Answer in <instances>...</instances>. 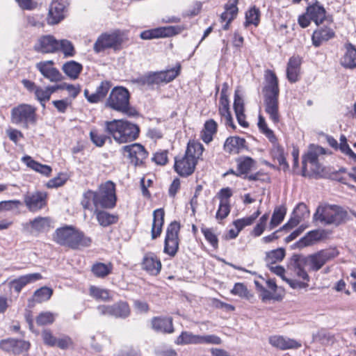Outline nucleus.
Masks as SVG:
<instances>
[{
  "label": "nucleus",
  "instance_id": "1",
  "mask_svg": "<svg viewBox=\"0 0 356 356\" xmlns=\"http://www.w3.org/2000/svg\"><path fill=\"white\" fill-rule=\"evenodd\" d=\"M339 254L335 248L321 250L308 256L293 254L288 268L293 275L299 279L309 282V276L305 270L307 267L310 271H318L326 263L333 260Z\"/></svg>",
  "mask_w": 356,
  "mask_h": 356
},
{
  "label": "nucleus",
  "instance_id": "2",
  "mask_svg": "<svg viewBox=\"0 0 356 356\" xmlns=\"http://www.w3.org/2000/svg\"><path fill=\"white\" fill-rule=\"evenodd\" d=\"M265 111L274 124L280 122L278 97L280 89L276 74L270 70L265 71V86L263 88Z\"/></svg>",
  "mask_w": 356,
  "mask_h": 356
},
{
  "label": "nucleus",
  "instance_id": "3",
  "mask_svg": "<svg viewBox=\"0 0 356 356\" xmlns=\"http://www.w3.org/2000/svg\"><path fill=\"white\" fill-rule=\"evenodd\" d=\"M203 152L204 147L200 143L190 140L188 143L185 154L175 158V170L181 177H188L192 175Z\"/></svg>",
  "mask_w": 356,
  "mask_h": 356
},
{
  "label": "nucleus",
  "instance_id": "4",
  "mask_svg": "<svg viewBox=\"0 0 356 356\" xmlns=\"http://www.w3.org/2000/svg\"><path fill=\"white\" fill-rule=\"evenodd\" d=\"M53 240L56 243L70 248L73 250L79 249L81 247H88L92 243L90 237L71 225L56 229L53 234Z\"/></svg>",
  "mask_w": 356,
  "mask_h": 356
},
{
  "label": "nucleus",
  "instance_id": "5",
  "mask_svg": "<svg viewBox=\"0 0 356 356\" xmlns=\"http://www.w3.org/2000/svg\"><path fill=\"white\" fill-rule=\"evenodd\" d=\"M105 131L118 143H126L136 140L139 135L138 125L127 120H113L105 122Z\"/></svg>",
  "mask_w": 356,
  "mask_h": 356
},
{
  "label": "nucleus",
  "instance_id": "6",
  "mask_svg": "<svg viewBox=\"0 0 356 356\" xmlns=\"http://www.w3.org/2000/svg\"><path fill=\"white\" fill-rule=\"evenodd\" d=\"M313 218L323 225H339L348 219V212L341 207L327 204L319 206Z\"/></svg>",
  "mask_w": 356,
  "mask_h": 356
},
{
  "label": "nucleus",
  "instance_id": "7",
  "mask_svg": "<svg viewBox=\"0 0 356 356\" xmlns=\"http://www.w3.org/2000/svg\"><path fill=\"white\" fill-rule=\"evenodd\" d=\"M130 95L124 87H115L107 99L106 105L111 109L128 115H133L129 105Z\"/></svg>",
  "mask_w": 356,
  "mask_h": 356
},
{
  "label": "nucleus",
  "instance_id": "8",
  "mask_svg": "<svg viewBox=\"0 0 356 356\" xmlns=\"http://www.w3.org/2000/svg\"><path fill=\"white\" fill-rule=\"evenodd\" d=\"M10 120L14 124L28 129L37 121L36 108L29 104H22L11 110Z\"/></svg>",
  "mask_w": 356,
  "mask_h": 356
},
{
  "label": "nucleus",
  "instance_id": "9",
  "mask_svg": "<svg viewBox=\"0 0 356 356\" xmlns=\"http://www.w3.org/2000/svg\"><path fill=\"white\" fill-rule=\"evenodd\" d=\"M97 208H113L115 205V184L108 181L102 184L96 191Z\"/></svg>",
  "mask_w": 356,
  "mask_h": 356
},
{
  "label": "nucleus",
  "instance_id": "10",
  "mask_svg": "<svg viewBox=\"0 0 356 356\" xmlns=\"http://www.w3.org/2000/svg\"><path fill=\"white\" fill-rule=\"evenodd\" d=\"M180 225L177 221L172 222L168 227L164 244V252L173 257L179 248V232Z\"/></svg>",
  "mask_w": 356,
  "mask_h": 356
},
{
  "label": "nucleus",
  "instance_id": "11",
  "mask_svg": "<svg viewBox=\"0 0 356 356\" xmlns=\"http://www.w3.org/2000/svg\"><path fill=\"white\" fill-rule=\"evenodd\" d=\"M122 43V38L118 32L115 31L111 33H104L101 34L95 41L93 49L95 53L99 54L110 48L115 49Z\"/></svg>",
  "mask_w": 356,
  "mask_h": 356
},
{
  "label": "nucleus",
  "instance_id": "12",
  "mask_svg": "<svg viewBox=\"0 0 356 356\" xmlns=\"http://www.w3.org/2000/svg\"><path fill=\"white\" fill-rule=\"evenodd\" d=\"M121 152L123 156L128 158L135 165L142 164L148 155L145 147L139 143L123 146Z\"/></svg>",
  "mask_w": 356,
  "mask_h": 356
},
{
  "label": "nucleus",
  "instance_id": "13",
  "mask_svg": "<svg viewBox=\"0 0 356 356\" xmlns=\"http://www.w3.org/2000/svg\"><path fill=\"white\" fill-rule=\"evenodd\" d=\"M47 193L42 191L28 192L24 195V202L31 212H37L47 205Z\"/></svg>",
  "mask_w": 356,
  "mask_h": 356
},
{
  "label": "nucleus",
  "instance_id": "14",
  "mask_svg": "<svg viewBox=\"0 0 356 356\" xmlns=\"http://www.w3.org/2000/svg\"><path fill=\"white\" fill-rule=\"evenodd\" d=\"M181 29L179 26H164L145 30L140 33V37L143 40H152L155 38H168L179 33Z\"/></svg>",
  "mask_w": 356,
  "mask_h": 356
},
{
  "label": "nucleus",
  "instance_id": "15",
  "mask_svg": "<svg viewBox=\"0 0 356 356\" xmlns=\"http://www.w3.org/2000/svg\"><path fill=\"white\" fill-rule=\"evenodd\" d=\"M25 230L33 234L47 232L52 227V220L49 217H37L29 222L23 224Z\"/></svg>",
  "mask_w": 356,
  "mask_h": 356
},
{
  "label": "nucleus",
  "instance_id": "16",
  "mask_svg": "<svg viewBox=\"0 0 356 356\" xmlns=\"http://www.w3.org/2000/svg\"><path fill=\"white\" fill-rule=\"evenodd\" d=\"M324 154L323 148L321 147H310L307 154L302 159V175L305 176L307 170V163L312 165V170L315 173H319L321 171V167L318 163V157L320 154Z\"/></svg>",
  "mask_w": 356,
  "mask_h": 356
},
{
  "label": "nucleus",
  "instance_id": "17",
  "mask_svg": "<svg viewBox=\"0 0 356 356\" xmlns=\"http://www.w3.org/2000/svg\"><path fill=\"white\" fill-rule=\"evenodd\" d=\"M29 347L30 343L24 340L9 338L0 341V348L1 350L15 355L27 351Z\"/></svg>",
  "mask_w": 356,
  "mask_h": 356
},
{
  "label": "nucleus",
  "instance_id": "18",
  "mask_svg": "<svg viewBox=\"0 0 356 356\" xmlns=\"http://www.w3.org/2000/svg\"><path fill=\"white\" fill-rule=\"evenodd\" d=\"M66 7L67 5L65 0H53L49 10L48 23L54 24L63 19L66 12Z\"/></svg>",
  "mask_w": 356,
  "mask_h": 356
},
{
  "label": "nucleus",
  "instance_id": "19",
  "mask_svg": "<svg viewBox=\"0 0 356 356\" xmlns=\"http://www.w3.org/2000/svg\"><path fill=\"white\" fill-rule=\"evenodd\" d=\"M57 40L52 35H47L38 38L33 49L42 54H51L58 51Z\"/></svg>",
  "mask_w": 356,
  "mask_h": 356
},
{
  "label": "nucleus",
  "instance_id": "20",
  "mask_svg": "<svg viewBox=\"0 0 356 356\" xmlns=\"http://www.w3.org/2000/svg\"><path fill=\"white\" fill-rule=\"evenodd\" d=\"M52 60L42 61L36 64V68L51 82H58L62 80L63 76L60 72L53 67Z\"/></svg>",
  "mask_w": 356,
  "mask_h": 356
},
{
  "label": "nucleus",
  "instance_id": "21",
  "mask_svg": "<svg viewBox=\"0 0 356 356\" xmlns=\"http://www.w3.org/2000/svg\"><path fill=\"white\" fill-rule=\"evenodd\" d=\"M141 265L142 268L152 275H158L161 269V261L151 252L145 254Z\"/></svg>",
  "mask_w": 356,
  "mask_h": 356
},
{
  "label": "nucleus",
  "instance_id": "22",
  "mask_svg": "<svg viewBox=\"0 0 356 356\" xmlns=\"http://www.w3.org/2000/svg\"><path fill=\"white\" fill-rule=\"evenodd\" d=\"M268 342L272 346L280 350L298 348L301 346L296 340L280 335L270 336Z\"/></svg>",
  "mask_w": 356,
  "mask_h": 356
},
{
  "label": "nucleus",
  "instance_id": "23",
  "mask_svg": "<svg viewBox=\"0 0 356 356\" xmlns=\"http://www.w3.org/2000/svg\"><path fill=\"white\" fill-rule=\"evenodd\" d=\"M238 0H229L225 6V11L220 15L222 22H226L223 25L222 29L227 30L229 29V23L236 17L238 14L237 4Z\"/></svg>",
  "mask_w": 356,
  "mask_h": 356
},
{
  "label": "nucleus",
  "instance_id": "24",
  "mask_svg": "<svg viewBox=\"0 0 356 356\" xmlns=\"http://www.w3.org/2000/svg\"><path fill=\"white\" fill-rule=\"evenodd\" d=\"M345 53L341 58L340 64L346 69H355L356 67V48L351 43L345 44Z\"/></svg>",
  "mask_w": 356,
  "mask_h": 356
},
{
  "label": "nucleus",
  "instance_id": "25",
  "mask_svg": "<svg viewBox=\"0 0 356 356\" xmlns=\"http://www.w3.org/2000/svg\"><path fill=\"white\" fill-rule=\"evenodd\" d=\"M42 278V276L39 273L27 274L12 280L10 282V285L17 293H19L22 288H24L26 284L41 280Z\"/></svg>",
  "mask_w": 356,
  "mask_h": 356
},
{
  "label": "nucleus",
  "instance_id": "26",
  "mask_svg": "<svg viewBox=\"0 0 356 356\" xmlns=\"http://www.w3.org/2000/svg\"><path fill=\"white\" fill-rule=\"evenodd\" d=\"M301 60L298 56L289 58L286 67V77L289 82L296 83L299 80Z\"/></svg>",
  "mask_w": 356,
  "mask_h": 356
},
{
  "label": "nucleus",
  "instance_id": "27",
  "mask_svg": "<svg viewBox=\"0 0 356 356\" xmlns=\"http://www.w3.org/2000/svg\"><path fill=\"white\" fill-rule=\"evenodd\" d=\"M110 87L111 86L108 81H102L95 92L90 94L88 90L86 89L84 90V95L89 102L97 103L106 97Z\"/></svg>",
  "mask_w": 356,
  "mask_h": 356
},
{
  "label": "nucleus",
  "instance_id": "28",
  "mask_svg": "<svg viewBox=\"0 0 356 356\" xmlns=\"http://www.w3.org/2000/svg\"><path fill=\"white\" fill-rule=\"evenodd\" d=\"M245 140L238 136H230L224 143V150L229 154H238L245 147Z\"/></svg>",
  "mask_w": 356,
  "mask_h": 356
},
{
  "label": "nucleus",
  "instance_id": "29",
  "mask_svg": "<svg viewBox=\"0 0 356 356\" xmlns=\"http://www.w3.org/2000/svg\"><path fill=\"white\" fill-rule=\"evenodd\" d=\"M152 326L156 332L172 333L174 331L171 318L154 317L152 320Z\"/></svg>",
  "mask_w": 356,
  "mask_h": 356
},
{
  "label": "nucleus",
  "instance_id": "30",
  "mask_svg": "<svg viewBox=\"0 0 356 356\" xmlns=\"http://www.w3.org/2000/svg\"><path fill=\"white\" fill-rule=\"evenodd\" d=\"M323 237V232L315 229L310 231L307 234L301 238L296 243L298 248H302L307 246H310L320 241Z\"/></svg>",
  "mask_w": 356,
  "mask_h": 356
},
{
  "label": "nucleus",
  "instance_id": "31",
  "mask_svg": "<svg viewBox=\"0 0 356 356\" xmlns=\"http://www.w3.org/2000/svg\"><path fill=\"white\" fill-rule=\"evenodd\" d=\"M307 15L316 25L323 23L325 19V10L323 6L316 3L307 8Z\"/></svg>",
  "mask_w": 356,
  "mask_h": 356
},
{
  "label": "nucleus",
  "instance_id": "32",
  "mask_svg": "<svg viewBox=\"0 0 356 356\" xmlns=\"http://www.w3.org/2000/svg\"><path fill=\"white\" fill-rule=\"evenodd\" d=\"M334 36V32L330 28L323 27L316 30L312 37V43L315 47H319L323 42H326Z\"/></svg>",
  "mask_w": 356,
  "mask_h": 356
},
{
  "label": "nucleus",
  "instance_id": "33",
  "mask_svg": "<svg viewBox=\"0 0 356 356\" xmlns=\"http://www.w3.org/2000/svg\"><path fill=\"white\" fill-rule=\"evenodd\" d=\"M164 222V211L157 209L153 213V222L152 226V238L155 239L160 236Z\"/></svg>",
  "mask_w": 356,
  "mask_h": 356
},
{
  "label": "nucleus",
  "instance_id": "34",
  "mask_svg": "<svg viewBox=\"0 0 356 356\" xmlns=\"http://www.w3.org/2000/svg\"><path fill=\"white\" fill-rule=\"evenodd\" d=\"M218 124L213 119L207 120L201 131V139L207 144L213 140V136L217 133Z\"/></svg>",
  "mask_w": 356,
  "mask_h": 356
},
{
  "label": "nucleus",
  "instance_id": "35",
  "mask_svg": "<svg viewBox=\"0 0 356 356\" xmlns=\"http://www.w3.org/2000/svg\"><path fill=\"white\" fill-rule=\"evenodd\" d=\"M58 90V87L56 86H48L44 88L38 87L35 90V98L40 102V104L43 108L45 107V102L50 99L51 94Z\"/></svg>",
  "mask_w": 356,
  "mask_h": 356
},
{
  "label": "nucleus",
  "instance_id": "36",
  "mask_svg": "<svg viewBox=\"0 0 356 356\" xmlns=\"http://www.w3.org/2000/svg\"><path fill=\"white\" fill-rule=\"evenodd\" d=\"M22 159L29 168L43 175L49 176L52 170L49 165L41 164L33 160L31 156H26Z\"/></svg>",
  "mask_w": 356,
  "mask_h": 356
},
{
  "label": "nucleus",
  "instance_id": "37",
  "mask_svg": "<svg viewBox=\"0 0 356 356\" xmlns=\"http://www.w3.org/2000/svg\"><path fill=\"white\" fill-rule=\"evenodd\" d=\"M285 257V250L284 248H277L266 252L264 261L267 266L275 265L276 263L282 261Z\"/></svg>",
  "mask_w": 356,
  "mask_h": 356
},
{
  "label": "nucleus",
  "instance_id": "38",
  "mask_svg": "<svg viewBox=\"0 0 356 356\" xmlns=\"http://www.w3.org/2000/svg\"><path fill=\"white\" fill-rule=\"evenodd\" d=\"M229 102L224 100L222 103L219 104V114L221 117L222 120H225V124L227 127H230L233 129L236 128L235 124L233 122V118L229 111Z\"/></svg>",
  "mask_w": 356,
  "mask_h": 356
},
{
  "label": "nucleus",
  "instance_id": "39",
  "mask_svg": "<svg viewBox=\"0 0 356 356\" xmlns=\"http://www.w3.org/2000/svg\"><path fill=\"white\" fill-rule=\"evenodd\" d=\"M83 69L82 65L74 60L68 61L63 65L62 70L67 76L76 79Z\"/></svg>",
  "mask_w": 356,
  "mask_h": 356
},
{
  "label": "nucleus",
  "instance_id": "40",
  "mask_svg": "<svg viewBox=\"0 0 356 356\" xmlns=\"http://www.w3.org/2000/svg\"><path fill=\"white\" fill-rule=\"evenodd\" d=\"M94 213L96 215L97 220L101 226L107 227L117 221V218L115 216L104 211H99V208L95 209Z\"/></svg>",
  "mask_w": 356,
  "mask_h": 356
},
{
  "label": "nucleus",
  "instance_id": "41",
  "mask_svg": "<svg viewBox=\"0 0 356 356\" xmlns=\"http://www.w3.org/2000/svg\"><path fill=\"white\" fill-rule=\"evenodd\" d=\"M200 335L194 334L190 332H182L177 338L175 343L177 345L199 344Z\"/></svg>",
  "mask_w": 356,
  "mask_h": 356
},
{
  "label": "nucleus",
  "instance_id": "42",
  "mask_svg": "<svg viewBox=\"0 0 356 356\" xmlns=\"http://www.w3.org/2000/svg\"><path fill=\"white\" fill-rule=\"evenodd\" d=\"M113 306V317L125 318L130 314V308L125 302H118Z\"/></svg>",
  "mask_w": 356,
  "mask_h": 356
},
{
  "label": "nucleus",
  "instance_id": "43",
  "mask_svg": "<svg viewBox=\"0 0 356 356\" xmlns=\"http://www.w3.org/2000/svg\"><path fill=\"white\" fill-rule=\"evenodd\" d=\"M113 270V265L111 263H96L92 267V272L97 277H105L109 275Z\"/></svg>",
  "mask_w": 356,
  "mask_h": 356
},
{
  "label": "nucleus",
  "instance_id": "44",
  "mask_svg": "<svg viewBox=\"0 0 356 356\" xmlns=\"http://www.w3.org/2000/svg\"><path fill=\"white\" fill-rule=\"evenodd\" d=\"M96 192L88 190L83 194L81 204L84 209L92 210V209L91 207V202L93 203L95 209L97 208V203H96Z\"/></svg>",
  "mask_w": 356,
  "mask_h": 356
},
{
  "label": "nucleus",
  "instance_id": "45",
  "mask_svg": "<svg viewBox=\"0 0 356 356\" xmlns=\"http://www.w3.org/2000/svg\"><path fill=\"white\" fill-rule=\"evenodd\" d=\"M58 51H61L65 57L74 56L76 51L72 42L68 40H57Z\"/></svg>",
  "mask_w": 356,
  "mask_h": 356
},
{
  "label": "nucleus",
  "instance_id": "46",
  "mask_svg": "<svg viewBox=\"0 0 356 356\" xmlns=\"http://www.w3.org/2000/svg\"><path fill=\"white\" fill-rule=\"evenodd\" d=\"M286 209L284 206L276 207L273 211L270 222V228L273 229L280 225L284 218Z\"/></svg>",
  "mask_w": 356,
  "mask_h": 356
},
{
  "label": "nucleus",
  "instance_id": "47",
  "mask_svg": "<svg viewBox=\"0 0 356 356\" xmlns=\"http://www.w3.org/2000/svg\"><path fill=\"white\" fill-rule=\"evenodd\" d=\"M254 163V160L250 157H245L243 159L238 160V172L236 174V175L239 177L241 175L247 174L251 170Z\"/></svg>",
  "mask_w": 356,
  "mask_h": 356
},
{
  "label": "nucleus",
  "instance_id": "48",
  "mask_svg": "<svg viewBox=\"0 0 356 356\" xmlns=\"http://www.w3.org/2000/svg\"><path fill=\"white\" fill-rule=\"evenodd\" d=\"M180 68L178 65L176 67L159 72L161 83H168L174 80L179 74Z\"/></svg>",
  "mask_w": 356,
  "mask_h": 356
},
{
  "label": "nucleus",
  "instance_id": "49",
  "mask_svg": "<svg viewBox=\"0 0 356 356\" xmlns=\"http://www.w3.org/2000/svg\"><path fill=\"white\" fill-rule=\"evenodd\" d=\"M90 295L96 300L108 301L111 299L110 291L108 290L94 286L90 288Z\"/></svg>",
  "mask_w": 356,
  "mask_h": 356
},
{
  "label": "nucleus",
  "instance_id": "50",
  "mask_svg": "<svg viewBox=\"0 0 356 356\" xmlns=\"http://www.w3.org/2000/svg\"><path fill=\"white\" fill-rule=\"evenodd\" d=\"M259 214L260 211L257 210L250 216L235 220L234 225L236 229L241 231L245 227L252 225Z\"/></svg>",
  "mask_w": 356,
  "mask_h": 356
},
{
  "label": "nucleus",
  "instance_id": "51",
  "mask_svg": "<svg viewBox=\"0 0 356 356\" xmlns=\"http://www.w3.org/2000/svg\"><path fill=\"white\" fill-rule=\"evenodd\" d=\"M52 293L53 291L51 289L43 286L35 291L33 298L36 302H42L48 300L51 298Z\"/></svg>",
  "mask_w": 356,
  "mask_h": 356
},
{
  "label": "nucleus",
  "instance_id": "52",
  "mask_svg": "<svg viewBox=\"0 0 356 356\" xmlns=\"http://www.w3.org/2000/svg\"><path fill=\"white\" fill-rule=\"evenodd\" d=\"M260 12L256 7L251 8L245 14V25L254 24L257 26L259 22Z\"/></svg>",
  "mask_w": 356,
  "mask_h": 356
},
{
  "label": "nucleus",
  "instance_id": "53",
  "mask_svg": "<svg viewBox=\"0 0 356 356\" xmlns=\"http://www.w3.org/2000/svg\"><path fill=\"white\" fill-rule=\"evenodd\" d=\"M293 215L302 221L309 218L310 213L307 205L302 202L299 203L293 211Z\"/></svg>",
  "mask_w": 356,
  "mask_h": 356
},
{
  "label": "nucleus",
  "instance_id": "54",
  "mask_svg": "<svg viewBox=\"0 0 356 356\" xmlns=\"http://www.w3.org/2000/svg\"><path fill=\"white\" fill-rule=\"evenodd\" d=\"M21 205L22 202L18 200L1 201L0 202V213L13 211L18 209Z\"/></svg>",
  "mask_w": 356,
  "mask_h": 356
},
{
  "label": "nucleus",
  "instance_id": "55",
  "mask_svg": "<svg viewBox=\"0 0 356 356\" xmlns=\"http://www.w3.org/2000/svg\"><path fill=\"white\" fill-rule=\"evenodd\" d=\"M55 317L52 313L49 312H42L38 316L36 323L38 325H45L52 323Z\"/></svg>",
  "mask_w": 356,
  "mask_h": 356
},
{
  "label": "nucleus",
  "instance_id": "56",
  "mask_svg": "<svg viewBox=\"0 0 356 356\" xmlns=\"http://www.w3.org/2000/svg\"><path fill=\"white\" fill-rule=\"evenodd\" d=\"M90 136L92 142L97 147H102L108 138L104 134L99 133L97 130H92L90 133Z\"/></svg>",
  "mask_w": 356,
  "mask_h": 356
},
{
  "label": "nucleus",
  "instance_id": "57",
  "mask_svg": "<svg viewBox=\"0 0 356 356\" xmlns=\"http://www.w3.org/2000/svg\"><path fill=\"white\" fill-rule=\"evenodd\" d=\"M202 232L206 240L214 248H217L218 245V240L217 236L215 234L211 229L202 228Z\"/></svg>",
  "mask_w": 356,
  "mask_h": 356
},
{
  "label": "nucleus",
  "instance_id": "58",
  "mask_svg": "<svg viewBox=\"0 0 356 356\" xmlns=\"http://www.w3.org/2000/svg\"><path fill=\"white\" fill-rule=\"evenodd\" d=\"M199 341V344L219 345L222 343L221 339L215 334L200 335Z\"/></svg>",
  "mask_w": 356,
  "mask_h": 356
},
{
  "label": "nucleus",
  "instance_id": "59",
  "mask_svg": "<svg viewBox=\"0 0 356 356\" xmlns=\"http://www.w3.org/2000/svg\"><path fill=\"white\" fill-rule=\"evenodd\" d=\"M230 213V204L226 202H220L219 208L216 213V218L222 220L225 218Z\"/></svg>",
  "mask_w": 356,
  "mask_h": 356
},
{
  "label": "nucleus",
  "instance_id": "60",
  "mask_svg": "<svg viewBox=\"0 0 356 356\" xmlns=\"http://www.w3.org/2000/svg\"><path fill=\"white\" fill-rule=\"evenodd\" d=\"M26 26L33 27H43L44 24L42 22V16L28 15L26 17Z\"/></svg>",
  "mask_w": 356,
  "mask_h": 356
},
{
  "label": "nucleus",
  "instance_id": "61",
  "mask_svg": "<svg viewBox=\"0 0 356 356\" xmlns=\"http://www.w3.org/2000/svg\"><path fill=\"white\" fill-rule=\"evenodd\" d=\"M56 87H58V89L66 90L68 91L70 96L72 97H76L78 94L80 92V87L79 86H74L72 84L63 83L60 85H57Z\"/></svg>",
  "mask_w": 356,
  "mask_h": 356
},
{
  "label": "nucleus",
  "instance_id": "62",
  "mask_svg": "<svg viewBox=\"0 0 356 356\" xmlns=\"http://www.w3.org/2000/svg\"><path fill=\"white\" fill-rule=\"evenodd\" d=\"M168 153L167 150L157 152L154 154L152 161L158 165H165L168 161Z\"/></svg>",
  "mask_w": 356,
  "mask_h": 356
},
{
  "label": "nucleus",
  "instance_id": "63",
  "mask_svg": "<svg viewBox=\"0 0 356 356\" xmlns=\"http://www.w3.org/2000/svg\"><path fill=\"white\" fill-rule=\"evenodd\" d=\"M66 180L67 179L65 175H58V177L49 180L47 183V186L49 188H58L63 186L65 183Z\"/></svg>",
  "mask_w": 356,
  "mask_h": 356
},
{
  "label": "nucleus",
  "instance_id": "64",
  "mask_svg": "<svg viewBox=\"0 0 356 356\" xmlns=\"http://www.w3.org/2000/svg\"><path fill=\"white\" fill-rule=\"evenodd\" d=\"M232 195V189L229 187L222 188L217 194V197L220 200V202L229 203V199Z\"/></svg>",
  "mask_w": 356,
  "mask_h": 356
}]
</instances>
